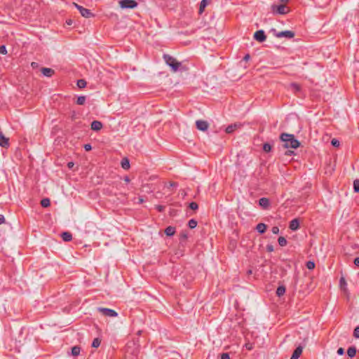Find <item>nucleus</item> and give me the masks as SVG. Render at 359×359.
<instances>
[{
	"label": "nucleus",
	"instance_id": "864d4df0",
	"mask_svg": "<svg viewBox=\"0 0 359 359\" xmlns=\"http://www.w3.org/2000/svg\"><path fill=\"white\" fill-rule=\"evenodd\" d=\"M124 180H125V182H127V183L130 182V179H129V177H127V176H126V177H125Z\"/></svg>",
	"mask_w": 359,
	"mask_h": 359
},
{
	"label": "nucleus",
	"instance_id": "423d86ee",
	"mask_svg": "<svg viewBox=\"0 0 359 359\" xmlns=\"http://www.w3.org/2000/svg\"><path fill=\"white\" fill-rule=\"evenodd\" d=\"M97 311L102 313L105 316L116 317L118 316L116 311L111 309L98 307Z\"/></svg>",
	"mask_w": 359,
	"mask_h": 359
},
{
	"label": "nucleus",
	"instance_id": "f704fd0d",
	"mask_svg": "<svg viewBox=\"0 0 359 359\" xmlns=\"http://www.w3.org/2000/svg\"><path fill=\"white\" fill-rule=\"evenodd\" d=\"M189 208L191 210H196L198 208V205L196 202H191L189 203Z\"/></svg>",
	"mask_w": 359,
	"mask_h": 359
},
{
	"label": "nucleus",
	"instance_id": "72a5a7b5",
	"mask_svg": "<svg viewBox=\"0 0 359 359\" xmlns=\"http://www.w3.org/2000/svg\"><path fill=\"white\" fill-rule=\"evenodd\" d=\"M263 150L265 152H269L271 150V146L269 143H265L263 145Z\"/></svg>",
	"mask_w": 359,
	"mask_h": 359
},
{
	"label": "nucleus",
	"instance_id": "20e7f679",
	"mask_svg": "<svg viewBox=\"0 0 359 359\" xmlns=\"http://www.w3.org/2000/svg\"><path fill=\"white\" fill-rule=\"evenodd\" d=\"M118 4L119 6L123 9H133L137 6V3L135 0H120Z\"/></svg>",
	"mask_w": 359,
	"mask_h": 359
},
{
	"label": "nucleus",
	"instance_id": "a18cd8bd",
	"mask_svg": "<svg viewBox=\"0 0 359 359\" xmlns=\"http://www.w3.org/2000/svg\"><path fill=\"white\" fill-rule=\"evenodd\" d=\"M5 222V217L3 215H0V224Z\"/></svg>",
	"mask_w": 359,
	"mask_h": 359
},
{
	"label": "nucleus",
	"instance_id": "de8ad7c7",
	"mask_svg": "<svg viewBox=\"0 0 359 359\" xmlns=\"http://www.w3.org/2000/svg\"><path fill=\"white\" fill-rule=\"evenodd\" d=\"M292 88H294L295 90H299L300 88V87L297 83H293Z\"/></svg>",
	"mask_w": 359,
	"mask_h": 359
},
{
	"label": "nucleus",
	"instance_id": "1a4fd4ad",
	"mask_svg": "<svg viewBox=\"0 0 359 359\" xmlns=\"http://www.w3.org/2000/svg\"><path fill=\"white\" fill-rule=\"evenodd\" d=\"M266 38V35L263 30H258L254 34V39L259 42L264 41Z\"/></svg>",
	"mask_w": 359,
	"mask_h": 359
},
{
	"label": "nucleus",
	"instance_id": "0eeeda50",
	"mask_svg": "<svg viewBox=\"0 0 359 359\" xmlns=\"http://www.w3.org/2000/svg\"><path fill=\"white\" fill-rule=\"evenodd\" d=\"M274 35L277 38L285 37L287 39H292L294 36V33L292 31L287 30V31L276 32L274 34Z\"/></svg>",
	"mask_w": 359,
	"mask_h": 359
},
{
	"label": "nucleus",
	"instance_id": "6e6552de",
	"mask_svg": "<svg viewBox=\"0 0 359 359\" xmlns=\"http://www.w3.org/2000/svg\"><path fill=\"white\" fill-rule=\"evenodd\" d=\"M196 126L199 130L205 131L208 130L209 124L205 121L198 120L196 121Z\"/></svg>",
	"mask_w": 359,
	"mask_h": 359
},
{
	"label": "nucleus",
	"instance_id": "473e14b6",
	"mask_svg": "<svg viewBox=\"0 0 359 359\" xmlns=\"http://www.w3.org/2000/svg\"><path fill=\"white\" fill-rule=\"evenodd\" d=\"M306 266L308 269L312 270V269H313L315 268V263H314V262L309 261V262H306Z\"/></svg>",
	"mask_w": 359,
	"mask_h": 359
},
{
	"label": "nucleus",
	"instance_id": "9b49d317",
	"mask_svg": "<svg viewBox=\"0 0 359 359\" xmlns=\"http://www.w3.org/2000/svg\"><path fill=\"white\" fill-rule=\"evenodd\" d=\"M302 351H303V347L302 346H297L294 349L290 359H299V356L302 353Z\"/></svg>",
	"mask_w": 359,
	"mask_h": 359
},
{
	"label": "nucleus",
	"instance_id": "f03ea898",
	"mask_svg": "<svg viewBox=\"0 0 359 359\" xmlns=\"http://www.w3.org/2000/svg\"><path fill=\"white\" fill-rule=\"evenodd\" d=\"M164 60L165 63L171 68L173 72L186 70L185 68L182 65L181 62H178L175 58L170 55H164Z\"/></svg>",
	"mask_w": 359,
	"mask_h": 359
},
{
	"label": "nucleus",
	"instance_id": "4468645a",
	"mask_svg": "<svg viewBox=\"0 0 359 359\" xmlns=\"http://www.w3.org/2000/svg\"><path fill=\"white\" fill-rule=\"evenodd\" d=\"M103 125L99 121H93L91 123V129L95 131H98L102 129Z\"/></svg>",
	"mask_w": 359,
	"mask_h": 359
},
{
	"label": "nucleus",
	"instance_id": "a19ab883",
	"mask_svg": "<svg viewBox=\"0 0 359 359\" xmlns=\"http://www.w3.org/2000/svg\"><path fill=\"white\" fill-rule=\"evenodd\" d=\"M156 208L158 212H163L165 210V207L161 205H156Z\"/></svg>",
	"mask_w": 359,
	"mask_h": 359
},
{
	"label": "nucleus",
	"instance_id": "4be33fe9",
	"mask_svg": "<svg viewBox=\"0 0 359 359\" xmlns=\"http://www.w3.org/2000/svg\"><path fill=\"white\" fill-rule=\"evenodd\" d=\"M285 292V287L283 285L279 286L276 290V294L278 297H281Z\"/></svg>",
	"mask_w": 359,
	"mask_h": 359
},
{
	"label": "nucleus",
	"instance_id": "2f4dec72",
	"mask_svg": "<svg viewBox=\"0 0 359 359\" xmlns=\"http://www.w3.org/2000/svg\"><path fill=\"white\" fill-rule=\"evenodd\" d=\"M100 343H101L100 339H98V338H95L93 341L92 346L94 347V348H97V347L100 346Z\"/></svg>",
	"mask_w": 359,
	"mask_h": 359
},
{
	"label": "nucleus",
	"instance_id": "412c9836",
	"mask_svg": "<svg viewBox=\"0 0 359 359\" xmlns=\"http://www.w3.org/2000/svg\"><path fill=\"white\" fill-rule=\"evenodd\" d=\"M347 354L350 358H353L356 354V348L354 346H351L347 350Z\"/></svg>",
	"mask_w": 359,
	"mask_h": 359
},
{
	"label": "nucleus",
	"instance_id": "bb28decb",
	"mask_svg": "<svg viewBox=\"0 0 359 359\" xmlns=\"http://www.w3.org/2000/svg\"><path fill=\"white\" fill-rule=\"evenodd\" d=\"M50 202L49 198H43L41 201V205L43 208H47V207L50 206Z\"/></svg>",
	"mask_w": 359,
	"mask_h": 359
},
{
	"label": "nucleus",
	"instance_id": "7ed1b4c3",
	"mask_svg": "<svg viewBox=\"0 0 359 359\" xmlns=\"http://www.w3.org/2000/svg\"><path fill=\"white\" fill-rule=\"evenodd\" d=\"M271 11L274 15H285L290 12V8L285 4H273Z\"/></svg>",
	"mask_w": 359,
	"mask_h": 359
},
{
	"label": "nucleus",
	"instance_id": "9d476101",
	"mask_svg": "<svg viewBox=\"0 0 359 359\" xmlns=\"http://www.w3.org/2000/svg\"><path fill=\"white\" fill-rule=\"evenodd\" d=\"M41 74L46 76V77H50L52 76L54 73H55V71L54 69H51V68H48V67H42L41 69H40Z\"/></svg>",
	"mask_w": 359,
	"mask_h": 359
},
{
	"label": "nucleus",
	"instance_id": "58836bf2",
	"mask_svg": "<svg viewBox=\"0 0 359 359\" xmlns=\"http://www.w3.org/2000/svg\"><path fill=\"white\" fill-rule=\"evenodd\" d=\"M221 359H230L229 354L228 353H223L221 354Z\"/></svg>",
	"mask_w": 359,
	"mask_h": 359
},
{
	"label": "nucleus",
	"instance_id": "e433bc0d",
	"mask_svg": "<svg viewBox=\"0 0 359 359\" xmlns=\"http://www.w3.org/2000/svg\"><path fill=\"white\" fill-rule=\"evenodd\" d=\"M7 53V50L5 46H1L0 47V54L6 55Z\"/></svg>",
	"mask_w": 359,
	"mask_h": 359
},
{
	"label": "nucleus",
	"instance_id": "393cba45",
	"mask_svg": "<svg viewBox=\"0 0 359 359\" xmlns=\"http://www.w3.org/2000/svg\"><path fill=\"white\" fill-rule=\"evenodd\" d=\"M208 2L207 0H202L200 4V8H199V13H202L205 9V8L207 6Z\"/></svg>",
	"mask_w": 359,
	"mask_h": 359
},
{
	"label": "nucleus",
	"instance_id": "ea45409f",
	"mask_svg": "<svg viewBox=\"0 0 359 359\" xmlns=\"http://www.w3.org/2000/svg\"><path fill=\"white\" fill-rule=\"evenodd\" d=\"M271 231L274 234H278L279 233V228L278 226H273Z\"/></svg>",
	"mask_w": 359,
	"mask_h": 359
},
{
	"label": "nucleus",
	"instance_id": "b1692460",
	"mask_svg": "<svg viewBox=\"0 0 359 359\" xmlns=\"http://www.w3.org/2000/svg\"><path fill=\"white\" fill-rule=\"evenodd\" d=\"M81 351V348L78 346H75L72 348V354L74 356H77L79 355Z\"/></svg>",
	"mask_w": 359,
	"mask_h": 359
},
{
	"label": "nucleus",
	"instance_id": "39448f33",
	"mask_svg": "<svg viewBox=\"0 0 359 359\" xmlns=\"http://www.w3.org/2000/svg\"><path fill=\"white\" fill-rule=\"evenodd\" d=\"M74 6L79 11L81 15L86 18H92L94 15L90 12V10L82 7L81 6L78 5L76 3L73 4Z\"/></svg>",
	"mask_w": 359,
	"mask_h": 359
},
{
	"label": "nucleus",
	"instance_id": "a211bd4d",
	"mask_svg": "<svg viewBox=\"0 0 359 359\" xmlns=\"http://www.w3.org/2000/svg\"><path fill=\"white\" fill-rule=\"evenodd\" d=\"M61 237L63 239V241L66 242L70 241L72 239V234L67 231L62 233Z\"/></svg>",
	"mask_w": 359,
	"mask_h": 359
},
{
	"label": "nucleus",
	"instance_id": "8fccbe9b",
	"mask_svg": "<svg viewBox=\"0 0 359 359\" xmlns=\"http://www.w3.org/2000/svg\"><path fill=\"white\" fill-rule=\"evenodd\" d=\"M68 168H72L74 166L73 162H69L67 164Z\"/></svg>",
	"mask_w": 359,
	"mask_h": 359
},
{
	"label": "nucleus",
	"instance_id": "c756f323",
	"mask_svg": "<svg viewBox=\"0 0 359 359\" xmlns=\"http://www.w3.org/2000/svg\"><path fill=\"white\" fill-rule=\"evenodd\" d=\"M346 280L344 277H341L340 279H339V285H340V287L342 289V290H346Z\"/></svg>",
	"mask_w": 359,
	"mask_h": 359
},
{
	"label": "nucleus",
	"instance_id": "3c124183",
	"mask_svg": "<svg viewBox=\"0 0 359 359\" xmlns=\"http://www.w3.org/2000/svg\"><path fill=\"white\" fill-rule=\"evenodd\" d=\"M288 1L289 0H280V4H285V5H286Z\"/></svg>",
	"mask_w": 359,
	"mask_h": 359
},
{
	"label": "nucleus",
	"instance_id": "c85d7f7f",
	"mask_svg": "<svg viewBox=\"0 0 359 359\" xmlns=\"http://www.w3.org/2000/svg\"><path fill=\"white\" fill-rule=\"evenodd\" d=\"M278 244L281 246H285L287 245V240L283 236H280L278 239Z\"/></svg>",
	"mask_w": 359,
	"mask_h": 359
},
{
	"label": "nucleus",
	"instance_id": "cd10ccee",
	"mask_svg": "<svg viewBox=\"0 0 359 359\" xmlns=\"http://www.w3.org/2000/svg\"><path fill=\"white\" fill-rule=\"evenodd\" d=\"M197 224H198V222H197V221H196V219H190V220L189 221V222H188V226H189V227L190 229H194V228H196V227Z\"/></svg>",
	"mask_w": 359,
	"mask_h": 359
},
{
	"label": "nucleus",
	"instance_id": "4c0bfd02",
	"mask_svg": "<svg viewBox=\"0 0 359 359\" xmlns=\"http://www.w3.org/2000/svg\"><path fill=\"white\" fill-rule=\"evenodd\" d=\"M331 143H332V144L334 147H339V141L337 140V139H332V141H331Z\"/></svg>",
	"mask_w": 359,
	"mask_h": 359
},
{
	"label": "nucleus",
	"instance_id": "09e8293b",
	"mask_svg": "<svg viewBox=\"0 0 359 359\" xmlns=\"http://www.w3.org/2000/svg\"><path fill=\"white\" fill-rule=\"evenodd\" d=\"M31 66L33 67V68H35V67H38V64L36 62H32L31 64Z\"/></svg>",
	"mask_w": 359,
	"mask_h": 359
},
{
	"label": "nucleus",
	"instance_id": "603ef678",
	"mask_svg": "<svg viewBox=\"0 0 359 359\" xmlns=\"http://www.w3.org/2000/svg\"><path fill=\"white\" fill-rule=\"evenodd\" d=\"M250 58V55H246L245 57H244V60L245 61H248Z\"/></svg>",
	"mask_w": 359,
	"mask_h": 359
},
{
	"label": "nucleus",
	"instance_id": "f3484780",
	"mask_svg": "<svg viewBox=\"0 0 359 359\" xmlns=\"http://www.w3.org/2000/svg\"><path fill=\"white\" fill-rule=\"evenodd\" d=\"M266 225L264 223H259L256 226V230L260 233H264L266 230Z\"/></svg>",
	"mask_w": 359,
	"mask_h": 359
},
{
	"label": "nucleus",
	"instance_id": "dca6fc26",
	"mask_svg": "<svg viewBox=\"0 0 359 359\" xmlns=\"http://www.w3.org/2000/svg\"><path fill=\"white\" fill-rule=\"evenodd\" d=\"M259 204L260 206H262L264 208H266L269 205V201L266 198H261L259 200Z\"/></svg>",
	"mask_w": 359,
	"mask_h": 359
},
{
	"label": "nucleus",
	"instance_id": "49530a36",
	"mask_svg": "<svg viewBox=\"0 0 359 359\" xmlns=\"http://www.w3.org/2000/svg\"><path fill=\"white\" fill-rule=\"evenodd\" d=\"M354 264L357 266H359V257L355 258Z\"/></svg>",
	"mask_w": 359,
	"mask_h": 359
},
{
	"label": "nucleus",
	"instance_id": "c9c22d12",
	"mask_svg": "<svg viewBox=\"0 0 359 359\" xmlns=\"http://www.w3.org/2000/svg\"><path fill=\"white\" fill-rule=\"evenodd\" d=\"M353 336L355 338H359V326L356 327L353 331Z\"/></svg>",
	"mask_w": 359,
	"mask_h": 359
},
{
	"label": "nucleus",
	"instance_id": "ddd939ff",
	"mask_svg": "<svg viewBox=\"0 0 359 359\" xmlns=\"http://www.w3.org/2000/svg\"><path fill=\"white\" fill-rule=\"evenodd\" d=\"M290 229L292 231H297L299 228V222L298 219H294L290 222Z\"/></svg>",
	"mask_w": 359,
	"mask_h": 359
},
{
	"label": "nucleus",
	"instance_id": "6e6d98bb",
	"mask_svg": "<svg viewBox=\"0 0 359 359\" xmlns=\"http://www.w3.org/2000/svg\"><path fill=\"white\" fill-rule=\"evenodd\" d=\"M170 186H171V187L175 186V183H171V184H170Z\"/></svg>",
	"mask_w": 359,
	"mask_h": 359
},
{
	"label": "nucleus",
	"instance_id": "f257e3e1",
	"mask_svg": "<svg viewBox=\"0 0 359 359\" xmlns=\"http://www.w3.org/2000/svg\"><path fill=\"white\" fill-rule=\"evenodd\" d=\"M280 139L283 142L285 148L297 149L300 145L299 142L295 139L294 135L292 134L282 133Z\"/></svg>",
	"mask_w": 359,
	"mask_h": 359
},
{
	"label": "nucleus",
	"instance_id": "5fc2aeb1",
	"mask_svg": "<svg viewBox=\"0 0 359 359\" xmlns=\"http://www.w3.org/2000/svg\"><path fill=\"white\" fill-rule=\"evenodd\" d=\"M67 24H68V25H72V20L68 21V22H67Z\"/></svg>",
	"mask_w": 359,
	"mask_h": 359
},
{
	"label": "nucleus",
	"instance_id": "5701e85b",
	"mask_svg": "<svg viewBox=\"0 0 359 359\" xmlns=\"http://www.w3.org/2000/svg\"><path fill=\"white\" fill-rule=\"evenodd\" d=\"M86 97L85 95H80L77 97L76 104L79 105H83L86 102Z\"/></svg>",
	"mask_w": 359,
	"mask_h": 359
},
{
	"label": "nucleus",
	"instance_id": "a878e982",
	"mask_svg": "<svg viewBox=\"0 0 359 359\" xmlns=\"http://www.w3.org/2000/svg\"><path fill=\"white\" fill-rule=\"evenodd\" d=\"M86 81L83 79H79L77 81L76 86L79 88H84L86 87Z\"/></svg>",
	"mask_w": 359,
	"mask_h": 359
},
{
	"label": "nucleus",
	"instance_id": "f8f14e48",
	"mask_svg": "<svg viewBox=\"0 0 359 359\" xmlns=\"http://www.w3.org/2000/svg\"><path fill=\"white\" fill-rule=\"evenodd\" d=\"M237 73H238L237 69H229L227 71V76L230 79H234L237 75L238 76V77H241V75L243 74V72L239 73V74H237Z\"/></svg>",
	"mask_w": 359,
	"mask_h": 359
},
{
	"label": "nucleus",
	"instance_id": "37998d69",
	"mask_svg": "<svg viewBox=\"0 0 359 359\" xmlns=\"http://www.w3.org/2000/svg\"><path fill=\"white\" fill-rule=\"evenodd\" d=\"M83 147H84V149L87 151H90L92 149V147L90 144H85Z\"/></svg>",
	"mask_w": 359,
	"mask_h": 359
},
{
	"label": "nucleus",
	"instance_id": "6ab92c4d",
	"mask_svg": "<svg viewBox=\"0 0 359 359\" xmlns=\"http://www.w3.org/2000/svg\"><path fill=\"white\" fill-rule=\"evenodd\" d=\"M175 228L172 226H169L165 229V233L168 236H173L175 234Z\"/></svg>",
	"mask_w": 359,
	"mask_h": 359
},
{
	"label": "nucleus",
	"instance_id": "2eb2a0df",
	"mask_svg": "<svg viewBox=\"0 0 359 359\" xmlns=\"http://www.w3.org/2000/svg\"><path fill=\"white\" fill-rule=\"evenodd\" d=\"M240 126H241L240 123L231 124L226 128L225 131L226 133H232Z\"/></svg>",
	"mask_w": 359,
	"mask_h": 359
},
{
	"label": "nucleus",
	"instance_id": "7c9ffc66",
	"mask_svg": "<svg viewBox=\"0 0 359 359\" xmlns=\"http://www.w3.org/2000/svg\"><path fill=\"white\" fill-rule=\"evenodd\" d=\"M353 190L355 192H359V180L356 179L353 181Z\"/></svg>",
	"mask_w": 359,
	"mask_h": 359
},
{
	"label": "nucleus",
	"instance_id": "c03bdc74",
	"mask_svg": "<svg viewBox=\"0 0 359 359\" xmlns=\"http://www.w3.org/2000/svg\"><path fill=\"white\" fill-rule=\"evenodd\" d=\"M344 353V349L343 348H339L337 350V354L339 355H342Z\"/></svg>",
	"mask_w": 359,
	"mask_h": 359
},
{
	"label": "nucleus",
	"instance_id": "79ce46f5",
	"mask_svg": "<svg viewBox=\"0 0 359 359\" xmlns=\"http://www.w3.org/2000/svg\"><path fill=\"white\" fill-rule=\"evenodd\" d=\"M266 250L269 252H273L274 250L273 246L272 245H267Z\"/></svg>",
	"mask_w": 359,
	"mask_h": 359
},
{
	"label": "nucleus",
	"instance_id": "aec40b11",
	"mask_svg": "<svg viewBox=\"0 0 359 359\" xmlns=\"http://www.w3.org/2000/svg\"><path fill=\"white\" fill-rule=\"evenodd\" d=\"M121 167L124 170H128L130 168V162L127 158H124L121 161Z\"/></svg>",
	"mask_w": 359,
	"mask_h": 359
}]
</instances>
